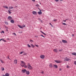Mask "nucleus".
<instances>
[{
    "label": "nucleus",
    "instance_id": "obj_1",
    "mask_svg": "<svg viewBox=\"0 0 76 76\" xmlns=\"http://www.w3.org/2000/svg\"><path fill=\"white\" fill-rule=\"evenodd\" d=\"M21 63L20 64V65L22 66V67H24L25 68H27V66L25 65L26 63L23 61H21Z\"/></svg>",
    "mask_w": 76,
    "mask_h": 76
},
{
    "label": "nucleus",
    "instance_id": "obj_2",
    "mask_svg": "<svg viewBox=\"0 0 76 76\" xmlns=\"http://www.w3.org/2000/svg\"><path fill=\"white\" fill-rule=\"evenodd\" d=\"M27 66L28 69L29 70H32V69H33L32 67V66H31V65H30V64H29V63L27 64Z\"/></svg>",
    "mask_w": 76,
    "mask_h": 76
},
{
    "label": "nucleus",
    "instance_id": "obj_3",
    "mask_svg": "<svg viewBox=\"0 0 76 76\" xmlns=\"http://www.w3.org/2000/svg\"><path fill=\"white\" fill-rule=\"evenodd\" d=\"M64 61H71V59L67 58H64Z\"/></svg>",
    "mask_w": 76,
    "mask_h": 76
},
{
    "label": "nucleus",
    "instance_id": "obj_4",
    "mask_svg": "<svg viewBox=\"0 0 76 76\" xmlns=\"http://www.w3.org/2000/svg\"><path fill=\"white\" fill-rule=\"evenodd\" d=\"M40 57L41 58H42V59H44V57H45V56L44 55H42L40 56Z\"/></svg>",
    "mask_w": 76,
    "mask_h": 76
},
{
    "label": "nucleus",
    "instance_id": "obj_5",
    "mask_svg": "<svg viewBox=\"0 0 76 76\" xmlns=\"http://www.w3.org/2000/svg\"><path fill=\"white\" fill-rule=\"evenodd\" d=\"M21 72H22V73H25L26 72V69H22L21 71Z\"/></svg>",
    "mask_w": 76,
    "mask_h": 76
},
{
    "label": "nucleus",
    "instance_id": "obj_6",
    "mask_svg": "<svg viewBox=\"0 0 76 76\" xmlns=\"http://www.w3.org/2000/svg\"><path fill=\"white\" fill-rule=\"evenodd\" d=\"M54 61L57 63H61V61H60L55 60Z\"/></svg>",
    "mask_w": 76,
    "mask_h": 76
},
{
    "label": "nucleus",
    "instance_id": "obj_7",
    "mask_svg": "<svg viewBox=\"0 0 76 76\" xmlns=\"http://www.w3.org/2000/svg\"><path fill=\"white\" fill-rule=\"evenodd\" d=\"M62 42L63 43H67V41L64 40H62Z\"/></svg>",
    "mask_w": 76,
    "mask_h": 76
},
{
    "label": "nucleus",
    "instance_id": "obj_8",
    "mask_svg": "<svg viewBox=\"0 0 76 76\" xmlns=\"http://www.w3.org/2000/svg\"><path fill=\"white\" fill-rule=\"evenodd\" d=\"M37 12L35 11H33L32 12V14L33 15H37Z\"/></svg>",
    "mask_w": 76,
    "mask_h": 76
},
{
    "label": "nucleus",
    "instance_id": "obj_9",
    "mask_svg": "<svg viewBox=\"0 0 76 76\" xmlns=\"http://www.w3.org/2000/svg\"><path fill=\"white\" fill-rule=\"evenodd\" d=\"M8 19L9 20H11V19H12V17L11 16H9L8 18Z\"/></svg>",
    "mask_w": 76,
    "mask_h": 76
},
{
    "label": "nucleus",
    "instance_id": "obj_10",
    "mask_svg": "<svg viewBox=\"0 0 76 76\" xmlns=\"http://www.w3.org/2000/svg\"><path fill=\"white\" fill-rule=\"evenodd\" d=\"M26 74H27V75H29V73H30L28 71H26Z\"/></svg>",
    "mask_w": 76,
    "mask_h": 76
},
{
    "label": "nucleus",
    "instance_id": "obj_11",
    "mask_svg": "<svg viewBox=\"0 0 76 76\" xmlns=\"http://www.w3.org/2000/svg\"><path fill=\"white\" fill-rule=\"evenodd\" d=\"M17 60L15 59L14 60V63L15 64H17Z\"/></svg>",
    "mask_w": 76,
    "mask_h": 76
},
{
    "label": "nucleus",
    "instance_id": "obj_12",
    "mask_svg": "<svg viewBox=\"0 0 76 76\" xmlns=\"http://www.w3.org/2000/svg\"><path fill=\"white\" fill-rule=\"evenodd\" d=\"M18 26L20 28H23V27H22V26H20V25H18Z\"/></svg>",
    "mask_w": 76,
    "mask_h": 76
},
{
    "label": "nucleus",
    "instance_id": "obj_13",
    "mask_svg": "<svg viewBox=\"0 0 76 76\" xmlns=\"http://www.w3.org/2000/svg\"><path fill=\"white\" fill-rule=\"evenodd\" d=\"M53 51H54V52H56V53H57V49H54L53 50Z\"/></svg>",
    "mask_w": 76,
    "mask_h": 76
},
{
    "label": "nucleus",
    "instance_id": "obj_14",
    "mask_svg": "<svg viewBox=\"0 0 76 76\" xmlns=\"http://www.w3.org/2000/svg\"><path fill=\"white\" fill-rule=\"evenodd\" d=\"M53 66H54V67H55L56 69H57V68H58V66H57L56 65H53Z\"/></svg>",
    "mask_w": 76,
    "mask_h": 76
},
{
    "label": "nucleus",
    "instance_id": "obj_15",
    "mask_svg": "<svg viewBox=\"0 0 76 76\" xmlns=\"http://www.w3.org/2000/svg\"><path fill=\"white\" fill-rule=\"evenodd\" d=\"M10 22L12 23H13L14 22H15V21H14L13 20H11Z\"/></svg>",
    "mask_w": 76,
    "mask_h": 76
},
{
    "label": "nucleus",
    "instance_id": "obj_16",
    "mask_svg": "<svg viewBox=\"0 0 76 76\" xmlns=\"http://www.w3.org/2000/svg\"><path fill=\"white\" fill-rule=\"evenodd\" d=\"M72 55H74V56H76V53L74 52L73 53H72Z\"/></svg>",
    "mask_w": 76,
    "mask_h": 76
},
{
    "label": "nucleus",
    "instance_id": "obj_17",
    "mask_svg": "<svg viewBox=\"0 0 76 76\" xmlns=\"http://www.w3.org/2000/svg\"><path fill=\"white\" fill-rule=\"evenodd\" d=\"M39 15H41L42 14V12L41 11H39L38 12Z\"/></svg>",
    "mask_w": 76,
    "mask_h": 76
},
{
    "label": "nucleus",
    "instance_id": "obj_18",
    "mask_svg": "<svg viewBox=\"0 0 76 76\" xmlns=\"http://www.w3.org/2000/svg\"><path fill=\"white\" fill-rule=\"evenodd\" d=\"M0 61H1V63H4V61H3V60H2L0 59Z\"/></svg>",
    "mask_w": 76,
    "mask_h": 76
},
{
    "label": "nucleus",
    "instance_id": "obj_19",
    "mask_svg": "<svg viewBox=\"0 0 76 76\" xmlns=\"http://www.w3.org/2000/svg\"><path fill=\"white\" fill-rule=\"evenodd\" d=\"M49 66L50 67H53V65L52 64H49Z\"/></svg>",
    "mask_w": 76,
    "mask_h": 76
},
{
    "label": "nucleus",
    "instance_id": "obj_20",
    "mask_svg": "<svg viewBox=\"0 0 76 76\" xmlns=\"http://www.w3.org/2000/svg\"><path fill=\"white\" fill-rule=\"evenodd\" d=\"M5 76H9V74L8 73H6L5 74Z\"/></svg>",
    "mask_w": 76,
    "mask_h": 76
},
{
    "label": "nucleus",
    "instance_id": "obj_21",
    "mask_svg": "<svg viewBox=\"0 0 76 76\" xmlns=\"http://www.w3.org/2000/svg\"><path fill=\"white\" fill-rule=\"evenodd\" d=\"M11 11V10H10V9H9L8 11V12L10 14H11V12H10Z\"/></svg>",
    "mask_w": 76,
    "mask_h": 76
},
{
    "label": "nucleus",
    "instance_id": "obj_22",
    "mask_svg": "<svg viewBox=\"0 0 76 76\" xmlns=\"http://www.w3.org/2000/svg\"><path fill=\"white\" fill-rule=\"evenodd\" d=\"M5 24H6V25H9V23H8V22L6 21L5 22Z\"/></svg>",
    "mask_w": 76,
    "mask_h": 76
},
{
    "label": "nucleus",
    "instance_id": "obj_23",
    "mask_svg": "<svg viewBox=\"0 0 76 76\" xmlns=\"http://www.w3.org/2000/svg\"><path fill=\"white\" fill-rule=\"evenodd\" d=\"M3 7L4 8H6V9H8V7L7 6H4Z\"/></svg>",
    "mask_w": 76,
    "mask_h": 76
},
{
    "label": "nucleus",
    "instance_id": "obj_24",
    "mask_svg": "<svg viewBox=\"0 0 76 76\" xmlns=\"http://www.w3.org/2000/svg\"><path fill=\"white\" fill-rule=\"evenodd\" d=\"M1 69L2 71L4 70V68H3V67L1 68Z\"/></svg>",
    "mask_w": 76,
    "mask_h": 76
},
{
    "label": "nucleus",
    "instance_id": "obj_25",
    "mask_svg": "<svg viewBox=\"0 0 76 76\" xmlns=\"http://www.w3.org/2000/svg\"><path fill=\"white\" fill-rule=\"evenodd\" d=\"M41 32L42 33V34H44V35H46V34H45V33H44V32H43L42 31H41Z\"/></svg>",
    "mask_w": 76,
    "mask_h": 76
},
{
    "label": "nucleus",
    "instance_id": "obj_26",
    "mask_svg": "<svg viewBox=\"0 0 76 76\" xmlns=\"http://www.w3.org/2000/svg\"><path fill=\"white\" fill-rule=\"evenodd\" d=\"M27 46H28V47L29 48H31V46H30V45H29L28 44V45H27Z\"/></svg>",
    "mask_w": 76,
    "mask_h": 76
},
{
    "label": "nucleus",
    "instance_id": "obj_27",
    "mask_svg": "<svg viewBox=\"0 0 76 76\" xmlns=\"http://www.w3.org/2000/svg\"><path fill=\"white\" fill-rule=\"evenodd\" d=\"M31 46L32 47V48H34V46L32 44H31Z\"/></svg>",
    "mask_w": 76,
    "mask_h": 76
},
{
    "label": "nucleus",
    "instance_id": "obj_28",
    "mask_svg": "<svg viewBox=\"0 0 76 76\" xmlns=\"http://www.w3.org/2000/svg\"><path fill=\"white\" fill-rule=\"evenodd\" d=\"M13 7H9V9H13Z\"/></svg>",
    "mask_w": 76,
    "mask_h": 76
},
{
    "label": "nucleus",
    "instance_id": "obj_29",
    "mask_svg": "<svg viewBox=\"0 0 76 76\" xmlns=\"http://www.w3.org/2000/svg\"><path fill=\"white\" fill-rule=\"evenodd\" d=\"M74 64L75 65H76V61H74Z\"/></svg>",
    "mask_w": 76,
    "mask_h": 76
},
{
    "label": "nucleus",
    "instance_id": "obj_30",
    "mask_svg": "<svg viewBox=\"0 0 76 76\" xmlns=\"http://www.w3.org/2000/svg\"><path fill=\"white\" fill-rule=\"evenodd\" d=\"M62 24H63V25H67V24L65 23H62Z\"/></svg>",
    "mask_w": 76,
    "mask_h": 76
},
{
    "label": "nucleus",
    "instance_id": "obj_31",
    "mask_svg": "<svg viewBox=\"0 0 76 76\" xmlns=\"http://www.w3.org/2000/svg\"><path fill=\"white\" fill-rule=\"evenodd\" d=\"M36 6L37 7H38L39 6V5L38 4H37L36 5Z\"/></svg>",
    "mask_w": 76,
    "mask_h": 76
},
{
    "label": "nucleus",
    "instance_id": "obj_32",
    "mask_svg": "<svg viewBox=\"0 0 76 76\" xmlns=\"http://www.w3.org/2000/svg\"><path fill=\"white\" fill-rule=\"evenodd\" d=\"M13 35H15H15H16V33H13Z\"/></svg>",
    "mask_w": 76,
    "mask_h": 76
},
{
    "label": "nucleus",
    "instance_id": "obj_33",
    "mask_svg": "<svg viewBox=\"0 0 76 76\" xmlns=\"http://www.w3.org/2000/svg\"><path fill=\"white\" fill-rule=\"evenodd\" d=\"M53 21L54 22H56V21H57V20L56 19L54 20H53Z\"/></svg>",
    "mask_w": 76,
    "mask_h": 76
},
{
    "label": "nucleus",
    "instance_id": "obj_34",
    "mask_svg": "<svg viewBox=\"0 0 76 76\" xmlns=\"http://www.w3.org/2000/svg\"><path fill=\"white\" fill-rule=\"evenodd\" d=\"M22 26L23 28H25V26H25V25H23Z\"/></svg>",
    "mask_w": 76,
    "mask_h": 76
},
{
    "label": "nucleus",
    "instance_id": "obj_35",
    "mask_svg": "<svg viewBox=\"0 0 76 76\" xmlns=\"http://www.w3.org/2000/svg\"><path fill=\"white\" fill-rule=\"evenodd\" d=\"M41 36L42 37H43V38H45V36H43V35H42V34L41 35Z\"/></svg>",
    "mask_w": 76,
    "mask_h": 76
},
{
    "label": "nucleus",
    "instance_id": "obj_36",
    "mask_svg": "<svg viewBox=\"0 0 76 76\" xmlns=\"http://www.w3.org/2000/svg\"><path fill=\"white\" fill-rule=\"evenodd\" d=\"M4 39H1L0 40H1H1H3V41Z\"/></svg>",
    "mask_w": 76,
    "mask_h": 76
},
{
    "label": "nucleus",
    "instance_id": "obj_37",
    "mask_svg": "<svg viewBox=\"0 0 76 76\" xmlns=\"http://www.w3.org/2000/svg\"><path fill=\"white\" fill-rule=\"evenodd\" d=\"M55 0L56 1V2H57L59 1L58 0Z\"/></svg>",
    "mask_w": 76,
    "mask_h": 76
},
{
    "label": "nucleus",
    "instance_id": "obj_38",
    "mask_svg": "<svg viewBox=\"0 0 76 76\" xmlns=\"http://www.w3.org/2000/svg\"><path fill=\"white\" fill-rule=\"evenodd\" d=\"M63 21L64 22H66V20H63Z\"/></svg>",
    "mask_w": 76,
    "mask_h": 76
},
{
    "label": "nucleus",
    "instance_id": "obj_39",
    "mask_svg": "<svg viewBox=\"0 0 76 76\" xmlns=\"http://www.w3.org/2000/svg\"><path fill=\"white\" fill-rule=\"evenodd\" d=\"M32 1H34V2H35V0H31Z\"/></svg>",
    "mask_w": 76,
    "mask_h": 76
},
{
    "label": "nucleus",
    "instance_id": "obj_40",
    "mask_svg": "<svg viewBox=\"0 0 76 76\" xmlns=\"http://www.w3.org/2000/svg\"><path fill=\"white\" fill-rule=\"evenodd\" d=\"M22 53H23V52H20V54H22Z\"/></svg>",
    "mask_w": 76,
    "mask_h": 76
},
{
    "label": "nucleus",
    "instance_id": "obj_41",
    "mask_svg": "<svg viewBox=\"0 0 76 76\" xmlns=\"http://www.w3.org/2000/svg\"><path fill=\"white\" fill-rule=\"evenodd\" d=\"M67 68H69V67L68 65L67 66Z\"/></svg>",
    "mask_w": 76,
    "mask_h": 76
},
{
    "label": "nucleus",
    "instance_id": "obj_42",
    "mask_svg": "<svg viewBox=\"0 0 76 76\" xmlns=\"http://www.w3.org/2000/svg\"><path fill=\"white\" fill-rule=\"evenodd\" d=\"M41 73H42L43 74H44V72H41Z\"/></svg>",
    "mask_w": 76,
    "mask_h": 76
},
{
    "label": "nucleus",
    "instance_id": "obj_43",
    "mask_svg": "<svg viewBox=\"0 0 76 76\" xmlns=\"http://www.w3.org/2000/svg\"><path fill=\"white\" fill-rule=\"evenodd\" d=\"M30 41H31L32 42H33V40H30Z\"/></svg>",
    "mask_w": 76,
    "mask_h": 76
},
{
    "label": "nucleus",
    "instance_id": "obj_44",
    "mask_svg": "<svg viewBox=\"0 0 76 76\" xmlns=\"http://www.w3.org/2000/svg\"><path fill=\"white\" fill-rule=\"evenodd\" d=\"M2 33H3V34H4V31H2Z\"/></svg>",
    "mask_w": 76,
    "mask_h": 76
},
{
    "label": "nucleus",
    "instance_id": "obj_45",
    "mask_svg": "<svg viewBox=\"0 0 76 76\" xmlns=\"http://www.w3.org/2000/svg\"><path fill=\"white\" fill-rule=\"evenodd\" d=\"M49 24H50V25H51V26H52V24H51V23H50Z\"/></svg>",
    "mask_w": 76,
    "mask_h": 76
},
{
    "label": "nucleus",
    "instance_id": "obj_46",
    "mask_svg": "<svg viewBox=\"0 0 76 76\" xmlns=\"http://www.w3.org/2000/svg\"><path fill=\"white\" fill-rule=\"evenodd\" d=\"M3 41H4V42H6V40H4Z\"/></svg>",
    "mask_w": 76,
    "mask_h": 76
},
{
    "label": "nucleus",
    "instance_id": "obj_47",
    "mask_svg": "<svg viewBox=\"0 0 76 76\" xmlns=\"http://www.w3.org/2000/svg\"><path fill=\"white\" fill-rule=\"evenodd\" d=\"M7 58H8L9 59H10V58H9V57H7Z\"/></svg>",
    "mask_w": 76,
    "mask_h": 76
},
{
    "label": "nucleus",
    "instance_id": "obj_48",
    "mask_svg": "<svg viewBox=\"0 0 76 76\" xmlns=\"http://www.w3.org/2000/svg\"><path fill=\"white\" fill-rule=\"evenodd\" d=\"M59 70H60V71L61 70V68H60V69H59Z\"/></svg>",
    "mask_w": 76,
    "mask_h": 76
},
{
    "label": "nucleus",
    "instance_id": "obj_49",
    "mask_svg": "<svg viewBox=\"0 0 76 76\" xmlns=\"http://www.w3.org/2000/svg\"><path fill=\"white\" fill-rule=\"evenodd\" d=\"M35 45L36 46V47H38V45Z\"/></svg>",
    "mask_w": 76,
    "mask_h": 76
},
{
    "label": "nucleus",
    "instance_id": "obj_50",
    "mask_svg": "<svg viewBox=\"0 0 76 76\" xmlns=\"http://www.w3.org/2000/svg\"><path fill=\"white\" fill-rule=\"evenodd\" d=\"M62 51L61 50H59V51Z\"/></svg>",
    "mask_w": 76,
    "mask_h": 76
},
{
    "label": "nucleus",
    "instance_id": "obj_51",
    "mask_svg": "<svg viewBox=\"0 0 76 76\" xmlns=\"http://www.w3.org/2000/svg\"><path fill=\"white\" fill-rule=\"evenodd\" d=\"M2 76H6V75H3Z\"/></svg>",
    "mask_w": 76,
    "mask_h": 76
},
{
    "label": "nucleus",
    "instance_id": "obj_52",
    "mask_svg": "<svg viewBox=\"0 0 76 76\" xmlns=\"http://www.w3.org/2000/svg\"><path fill=\"white\" fill-rule=\"evenodd\" d=\"M72 35L73 36V37H74V34H73Z\"/></svg>",
    "mask_w": 76,
    "mask_h": 76
},
{
    "label": "nucleus",
    "instance_id": "obj_53",
    "mask_svg": "<svg viewBox=\"0 0 76 76\" xmlns=\"http://www.w3.org/2000/svg\"><path fill=\"white\" fill-rule=\"evenodd\" d=\"M60 1H63V0H59Z\"/></svg>",
    "mask_w": 76,
    "mask_h": 76
},
{
    "label": "nucleus",
    "instance_id": "obj_54",
    "mask_svg": "<svg viewBox=\"0 0 76 76\" xmlns=\"http://www.w3.org/2000/svg\"><path fill=\"white\" fill-rule=\"evenodd\" d=\"M65 20H68V19H66Z\"/></svg>",
    "mask_w": 76,
    "mask_h": 76
},
{
    "label": "nucleus",
    "instance_id": "obj_55",
    "mask_svg": "<svg viewBox=\"0 0 76 76\" xmlns=\"http://www.w3.org/2000/svg\"><path fill=\"white\" fill-rule=\"evenodd\" d=\"M6 31H8V29H7Z\"/></svg>",
    "mask_w": 76,
    "mask_h": 76
},
{
    "label": "nucleus",
    "instance_id": "obj_56",
    "mask_svg": "<svg viewBox=\"0 0 76 76\" xmlns=\"http://www.w3.org/2000/svg\"><path fill=\"white\" fill-rule=\"evenodd\" d=\"M6 28H7V29H8V28H7V27H6Z\"/></svg>",
    "mask_w": 76,
    "mask_h": 76
},
{
    "label": "nucleus",
    "instance_id": "obj_57",
    "mask_svg": "<svg viewBox=\"0 0 76 76\" xmlns=\"http://www.w3.org/2000/svg\"><path fill=\"white\" fill-rule=\"evenodd\" d=\"M41 21L42 22V20H41Z\"/></svg>",
    "mask_w": 76,
    "mask_h": 76
},
{
    "label": "nucleus",
    "instance_id": "obj_58",
    "mask_svg": "<svg viewBox=\"0 0 76 76\" xmlns=\"http://www.w3.org/2000/svg\"><path fill=\"white\" fill-rule=\"evenodd\" d=\"M20 33H22V32H20Z\"/></svg>",
    "mask_w": 76,
    "mask_h": 76
},
{
    "label": "nucleus",
    "instance_id": "obj_59",
    "mask_svg": "<svg viewBox=\"0 0 76 76\" xmlns=\"http://www.w3.org/2000/svg\"><path fill=\"white\" fill-rule=\"evenodd\" d=\"M39 11H41V10H39Z\"/></svg>",
    "mask_w": 76,
    "mask_h": 76
},
{
    "label": "nucleus",
    "instance_id": "obj_60",
    "mask_svg": "<svg viewBox=\"0 0 76 76\" xmlns=\"http://www.w3.org/2000/svg\"><path fill=\"white\" fill-rule=\"evenodd\" d=\"M35 37H37V36H35Z\"/></svg>",
    "mask_w": 76,
    "mask_h": 76
},
{
    "label": "nucleus",
    "instance_id": "obj_61",
    "mask_svg": "<svg viewBox=\"0 0 76 76\" xmlns=\"http://www.w3.org/2000/svg\"><path fill=\"white\" fill-rule=\"evenodd\" d=\"M0 41H1V40H0Z\"/></svg>",
    "mask_w": 76,
    "mask_h": 76
},
{
    "label": "nucleus",
    "instance_id": "obj_62",
    "mask_svg": "<svg viewBox=\"0 0 76 76\" xmlns=\"http://www.w3.org/2000/svg\"><path fill=\"white\" fill-rule=\"evenodd\" d=\"M13 1L15 0H13Z\"/></svg>",
    "mask_w": 76,
    "mask_h": 76
}]
</instances>
